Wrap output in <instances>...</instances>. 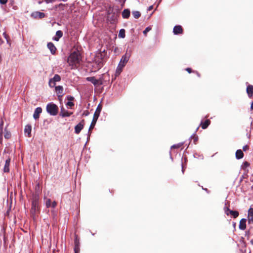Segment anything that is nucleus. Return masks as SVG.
<instances>
[{"label":"nucleus","instance_id":"nucleus-37","mask_svg":"<svg viewBox=\"0 0 253 253\" xmlns=\"http://www.w3.org/2000/svg\"><path fill=\"white\" fill-rule=\"evenodd\" d=\"M186 70L189 73L191 72V69L190 68H188L186 69Z\"/></svg>","mask_w":253,"mask_h":253},{"label":"nucleus","instance_id":"nucleus-1","mask_svg":"<svg viewBox=\"0 0 253 253\" xmlns=\"http://www.w3.org/2000/svg\"><path fill=\"white\" fill-rule=\"evenodd\" d=\"M81 60V54L79 51H74L69 56L67 62L72 68L77 67Z\"/></svg>","mask_w":253,"mask_h":253},{"label":"nucleus","instance_id":"nucleus-9","mask_svg":"<svg viewBox=\"0 0 253 253\" xmlns=\"http://www.w3.org/2000/svg\"><path fill=\"white\" fill-rule=\"evenodd\" d=\"M84 126V120H82L75 127V132L77 134H79L81 130L83 128Z\"/></svg>","mask_w":253,"mask_h":253},{"label":"nucleus","instance_id":"nucleus-14","mask_svg":"<svg viewBox=\"0 0 253 253\" xmlns=\"http://www.w3.org/2000/svg\"><path fill=\"white\" fill-rule=\"evenodd\" d=\"M182 31L183 30H182V28L181 26L180 25H178V26H175L173 28V32L175 35H177L179 34H181L182 33Z\"/></svg>","mask_w":253,"mask_h":253},{"label":"nucleus","instance_id":"nucleus-25","mask_svg":"<svg viewBox=\"0 0 253 253\" xmlns=\"http://www.w3.org/2000/svg\"><path fill=\"white\" fill-rule=\"evenodd\" d=\"M210 121L209 120H207L204 123H201V126L203 129H206L210 125Z\"/></svg>","mask_w":253,"mask_h":253},{"label":"nucleus","instance_id":"nucleus-27","mask_svg":"<svg viewBox=\"0 0 253 253\" xmlns=\"http://www.w3.org/2000/svg\"><path fill=\"white\" fill-rule=\"evenodd\" d=\"M132 15L135 18H138L140 16V13L138 11H135L132 12Z\"/></svg>","mask_w":253,"mask_h":253},{"label":"nucleus","instance_id":"nucleus-23","mask_svg":"<svg viewBox=\"0 0 253 253\" xmlns=\"http://www.w3.org/2000/svg\"><path fill=\"white\" fill-rule=\"evenodd\" d=\"M244 156V154L241 150H238L236 152V157L237 159H242Z\"/></svg>","mask_w":253,"mask_h":253},{"label":"nucleus","instance_id":"nucleus-10","mask_svg":"<svg viewBox=\"0 0 253 253\" xmlns=\"http://www.w3.org/2000/svg\"><path fill=\"white\" fill-rule=\"evenodd\" d=\"M32 16L35 18H42L45 16V14L43 12H41L40 11H36L32 14Z\"/></svg>","mask_w":253,"mask_h":253},{"label":"nucleus","instance_id":"nucleus-32","mask_svg":"<svg viewBox=\"0 0 253 253\" xmlns=\"http://www.w3.org/2000/svg\"><path fill=\"white\" fill-rule=\"evenodd\" d=\"M249 166V164L247 162H245L243 164V165L242 166V168L245 169L246 168L248 167Z\"/></svg>","mask_w":253,"mask_h":253},{"label":"nucleus","instance_id":"nucleus-44","mask_svg":"<svg viewBox=\"0 0 253 253\" xmlns=\"http://www.w3.org/2000/svg\"><path fill=\"white\" fill-rule=\"evenodd\" d=\"M250 242L253 245V239L251 240Z\"/></svg>","mask_w":253,"mask_h":253},{"label":"nucleus","instance_id":"nucleus-40","mask_svg":"<svg viewBox=\"0 0 253 253\" xmlns=\"http://www.w3.org/2000/svg\"><path fill=\"white\" fill-rule=\"evenodd\" d=\"M88 112H87L86 113L84 112V113H83V115H84V116H87V115H88Z\"/></svg>","mask_w":253,"mask_h":253},{"label":"nucleus","instance_id":"nucleus-12","mask_svg":"<svg viewBox=\"0 0 253 253\" xmlns=\"http://www.w3.org/2000/svg\"><path fill=\"white\" fill-rule=\"evenodd\" d=\"M55 89L56 93L58 94V96H62L63 93V87L61 85H58L55 86Z\"/></svg>","mask_w":253,"mask_h":253},{"label":"nucleus","instance_id":"nucleus-26","mask_svg":"<svg viewBox=\"0 0 253 253\" xmlns=\"http://www.w3.org/2000/svg\"><path fill=\"white\" fill-rule=\"evenodd\" d=\"M118 36L119 38H124L125 37V30L124 29L120 30Z\"/></svg>","mask_w":253,"mask_h":253},{"label":"nucleus","instance_id":"nucleus-21","mask_svg":"<svg viewBox=\"0 0 253 253\" xmlns=\"http://www.w3.org/2000/svg\"><path fill=\"white\" fill-rule=\"evenodd\" d=\"M4 122L2 120H1L0 124V143H2V129L3 127Z\"/></svg>","mask_w":253,"mask_h":253},{"label":"nucleus","instance_id":"nucleus-5","mask_svg":"<svg viewBox=\"0 0 253 253\" xmlns=\"http://www.w3.org/2000/svg\"><path fill=\"white\" fill-rule=\"evenodd\" d=\"M46 111L50 115L55 116L57 114L58 111V106L53 103H49L46 106Z\"/></svg>","mask_w":253,"mask_h":253},{"label":"nucleus","instance_id":"nucleus-33","mask_svg":"<svg viewBox=\"0 0 253 253\" xmlns=\"http://www.w3.org/2000/svg\"><path fill=\"white\" fill-rule=\"evenodd\" d=\"M8 0H0V3L1 4H5L7 2Z\"/></svg>","mask_w":253,"mask_h":253},{"label":"nucleus","instance_id":"nucleus-34","mask_svg":"<svg viewBox=\"0 0 253 253\" xmlns=\"http://www.w3.org/2000/svg\"><path fill=\"white\" fill-rule=\"evenodd\" d=\"M57 205V203L55 202V201H54L52 203V204H51V206L53 208H54Z\"/></svg>","mask_w":253,"mask_h":253},{"label":"nucleus","instance_id":"nucleus-35","mask_svg":"<svg viewBox=\"0 0 253 253\" xmlns=\"http://www.w3.org/2000/svg\"><path fill=\"white\" fill-rule=\"evenodd\" d=\"M248 222L249 223L253 222V217H248Z\"/></svg>","mask_w":253,"mask_h":253},{"label":"nucleus","instance_id":"nucleus-7","mask_svg":"<svg viewBox=\"0 0 253 253\" xmlns=\"http://www.w3.org/2000/svg\"><path fill=\"white\" fill-rule=\"evenodd\" d=\"M86 80L92 83L94 85L98 86L102 84V81L101 78L96 79L94 77H87Z\"/></svg>","mask_w":253,"mask_h":253},{"label":"nucleus","instance_id":"nucleus-4","mask_svg":"<svg viewBox=\"0 0 253 253\" xmlns=\"http://www.w3.org/2000/svg\"><path fill=\"white\" fill-rule=\"evenodd\" d=\"M101 109H102V105L100 104H99L98 105V106L96 109V111L94 114L92 122H91L90 126H89V131H90L94 127V126L96 124V123L98 119V117L100 115V113L101 112Z\"/></svg>","mask_w":253,"mask_h":253},{"label":"nucleus","instance_id":"nucleus-16","mask_svg":"<svg viewBox=\"0 0 253 253\" xmlns=\"http://www.w3.org/2000/svg\"><path fill=\"white\" fill-rule=\"evenodd\" d=\"M47 47L50 50L51 53L54 54L56 50V48L54 46V44L52 42H49L47 44Z\"/></svg>","mask_w":253,"mask_h":253},{"label":"nucleus","instance_id":"nucleus-19","mask_svg":"<svg viewBox=\"0 0 253 253\" xmlns=\"http://www.w3.org/2000/svg\"><path fill=\"white\" fill-rule=\"evenodd\" d=\"M32 130V127L30 125H27L25 126L24 128V132L25 133L27 134V136L28 137H30L31 133Z\"/></svg>","mask_w":253,"mask_h":253},{"label":"nucleus","instance_id":"nucleus-43","mask_svg":"<svg viewBox=\"0 0 253 253\" xmlns=\"http://www.w3.org/2000/svg\"><path fill=\"white\" fill-rule=\"evenodd\" d=\"M251 109H253V103H252V104H251Z\"/></svg>","mask_w":253,"mask_h":253},{"label":"nucleus","instance_id":"nucleus-17","mask_svg":"<svg viewBox=\"0 0 253 253\" xmlns=\"http://www.w3.org/2000/svg\"><path fill=\"white\" fill-rule=\"evenodd\" d=\"M239 228L241 230H245L246 228V219L245 218H242L239 223Z\"/></svg>","mask_w":253,"mask_h":253},{"label":"nucleus","instance_id":"nucleus-24","mask_svg":"<svg viewBox=\"0 0 253 253\" xmlns=\"http://www.w3.org/2000/svg\"><path fill=\"white\" fill-rule=\"evenodd\" d=\"M130 15V11L128 9H125L122 12V16L124 18H127Z\"/></svg>","mask_w":253,"mask_h":253},{"label":"nucleus","instance_id":"nucleus-11","mask_svg":"<svg viewBox=\"0 0 253 253\" xmlns=\"http://www.w3.org/2000/svg\"><path fill=\"white\" fill-rule=\"evenodd\" d=\"M42 112V109L41 107H38L37 108L35 111L33 115V117L35 120L38 119L39 118L40 114Z\"/></svg>","mask_w":253,"mask_h":253},{"label":"nucleus","instance_id":"nucleus-36","mask_svg":"<svg viewBox=\"0 0 253 253\" xmlns=\"http://www.w3.org/2000/svg\"><path fill=\"white\" fill-rule=\"evenodd\" d=\"M248 149V146L247 145H245L243 147V150L244 151H246Z\"/></svg>","mask_w":253,"mask_h":253},{"label":"nucleus","instance_id":"nucleus-22","mask_svg":"<svg viewBox=\"0 0 253 253\" xmlns=\"http://www.w3.org/2000/svg\"><path fill=\"white\" fill-rule=\"evenodd\" d=\"M74 99V97L72 96H68V102L66 103V105L68 107H72L74 105V103L72 102V101Z\"/></svg>","mask_w":253,"mask_h":253},{"label":"nucleus","instance_id":"nucleus-28","mask_svg":"<svg viewBox=\"0 0 253 253\" xmlns=\"http://www.w3.org/2000/svg\"><path fill=\"white\" fill-rule=\"evenodd\" d=\"M4 136L6 139H9L11 136V134L9 132L7 131L5 129Z\"/></svg>","mask_w":253,"mask_h":253},{"label":"nucleus","instance_id":"nucleus-20","mask_svg":"<svg viewBox=\"0 0 253 253\" xmlns=\"http://www.w3.org/2000/svg\"><path fill=\"white\" fill-rule=\"evenodd\" d=\"M63 36L62 32L60 30L57 31L56 33V36L53 38V40L56 41H58L59 39Z\"/></svg>","mask_w":253,"mask_h":253},{"label":"nucleus","instance_id":"nucleus-30","mask_svg":"<svg viewBox=\"0 0 253 253\" xmlns=\"http://www.w3.org/2000/svg\"><path fill=\"white\" fill-rule=\"evenodd\" d=\"M248 217H253V209L251 208L248 211Z\"/></svg>","mask_w":253,"mask_h":253},{"label":"nucleus","instance_id":"nucleus-29","mask_svg":"<svg viewBox=\"0 0 253 253\" xmlns=\"http://www.w3.org/2000/svg\"><path fill=\"white\" fill-rule=\"evenodd\" d=\"M51 202L50 199H47L45 201V206L46 208H49L51 206Z\"/></svg>","mask_w":253,"mask_h":253},{"label":"nucleus","instance_id":"nucleus-38","mask_svg":"<svg viewBox=\"0 0 253 253\" xmlns=\"http://www.w3.org/2000/svg\"><path fill=\"white\" fill-rule=\"evenodd\" d=\"M178 147H179V146H178V145H173L171 146V148H178Z\"/></svg>","mask_w":253,"mask_h":253},{"label":"nucleus","instance_id":"nucleus-15","mask_svg":"<svg viewBox=\"0 0 253 253\" xmlns=\"http://www.w3.org/2000/svg\"><path fill=\"white\" fill-rule=\"evenodd\" d=\"M10 159H7L5 162V165L3 168V171L4 172H8L9 171V165H10Z\"/></svg>","mask_w":253,"mask_h":253},{"label":"nucleus","instance_id":"nucleus-42","mask_svg":"<svg viewBox=\"0 0 253 253\" xmlns=\"http://www.w3.org/2000/svg\"><path fill=\"white\" fill-rule=\"evenodd\" d=\"M42 1H41V0H38V3H39V4H41V3H42Z\"/></svg>","mask_w":253,"mask_h":253},{"label":"nucleus","instance_id":"nucleus-18","mask_svg":"<svg viewBox=\"0 0 253 253\" xmlns=\"http://www.w3.org/2000/svg\"><path fill=\"white\" fill-rule=\"evenodd\" d=\"M247 92L250 97H252L253 95V86L249 85L247 87Z\"/></svg>","mask_w":253,"mask_h":253},{"label":"nucleus","instance_id":"nucleus-31","mask_svg":"<svg viewBox=\"0 0 253 253\" xmlns=\"http://www.w3.org/2000/svg\"><path fill=\"white\" fill-rule=\"evenodd\" d=\"M151 30V28L150 27H147L144 31L143 34L145 35H146L147 33L149 32Z\"/></svg>","mask_w":253,"mask_h":253},{"label":"nucleus","instance_id":"nucleus-6","mask_svg":"<svg viewBox=\"0 0 253 253\" xmlns=\"http://www.w3.org/2000/svg\"><path fill=\"white\" fill-rule=\"evenodd\" d=\"M61 78L59 75L56 74L53 78H51L49 81V85L51 87H53L56 85V82H60Z\"/></svg>","mask_w":253,"mask_h":253},{"label":"nucleus","instance_id":"nucleus-41","mask_svg":"<svg viewBox=\"0 0 253 253\" xmlns=\"http://www.w3.org/2000/svg\"><path fill=\"white\" fill-rule=\"evenodd\" d=\"M3 35L4 37V38L5 39H7V35H6V33H3Z\"/></svg>","mask_w":253,"mask_h":253},{"label":"nucleus","instance_id":"nucleus-3","mask_svg":"<svg viewBox=\"0 0 253 253\" xmlns=\"http://www.w3.org/2000/svg\"><path fill=\"white\" fill-rule=\"evenodd\" d=\"M130 57L129 55H127L126 54L122 57V59L117 68L116 71V76H118L121 73L122 69L125 66L126 64L128 62Z\"/></svg>","mask_w":253,"mask_h":253},{"label":"nucleus","instance_id":"nucleus-13","mask_svg":"<svg viewBox=\"0 0 253 253\" xmlns=\"http://www.w3.org/2000/svg\"><path fill=\"white\" fill-rule=\"evenodd\" d=\"M71 114H72V112H69L65 110V109L62 107L61 108V113L60 115L62 117H69Z\"/></svg>","mask_w":253,"mask_h":253},{"label":"nucleus","instance_id":"nucleus-2","mask_svg":"<svg viewBox=\"0 0 253 253\" xmlns=\"http://www.w3.org/2000/svg\"><path fill=\"white\" fill-rule=\"evenodd\" d=\"M39 199L38 196H34L32 199L31 213L34 219L36 218L39 211Z\"/></svg>","mask_w":253,"mask_h":253},{"label":"nucleus","instance_id":"nucleus-8","mask_svg":"<svg viewBox=\"0 0 253 253\" xmlns=\"http://www.w3.org/2000/svg\"><path fill=\"white\" fill-rule=\"evenodd\" d=\"M224 211L225 213L229 215V214L232 215L234 218H236L239 215V212L237 211H234L230 210L228 208L225 207L224 208Z\"/></svg>","mask_w":253,"mask_h":253},{"label":"nucleus","instance_id":"nucleus-39","mask_svg":"<svg viewBox=\"0 0 253 253\" xmlns=\"http://www.w3.org/2000/svg\"><path fill=\"white\" fill-rule=\"evenodd\" d=\"M152 8H153V6H152V5H151V6H149V7H148V10L150 11V10H152Z\"/></svg>","mask_w":253,"mask_h":253}]
</instances>
